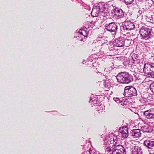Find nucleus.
<instances>
[{
  "label": "nucleus",
  "instance_id": "obj_31",
  "mask_svg": "<svg viewBox=\"0 0 154 154\" xmlns=\"http://www.w3.org/2000/svg\"><path fill=\"white\" fill-rule=\"evenodd\" d=\"M139 71L138 69V68H136L135 69H134V72H137Z\"/></svg>",
  "mask_w": 154,
  "mask_h": 154
},
{
  "label": "nucleus",
  "instance_id": "obj_24",
  "mask_svg": "<svg viewBox=\"0 0 154 154\" xmlns=\"http://www.w3.org/2000/svg\"><path fill=\"white\" fill-rule=\"evenodd\" d=\"M112 151L115 152L116 153H119V152L120 153H121V154H122L123 153H124V154H126V153H125L126 151H125V150L123 151L122 150V149H120V150H113V149L112 150Z\"/></svg>",
  "mask_w": 154,
  "mask_h": 154
},
{
  "label": "nucleus",
  "instance_id": "obj_22",
  "mask_svg": "<svg viewBox=\"0 0 154 154\" xmlns=\"http://www.w3.org/2000/svg\"><path fill=\"white\" fill-rule=\"evenodd\" d=\"M97 109L98 111L100 112H102L103 110L104 109V106L103 105H100L99 106H98L97 107Z\"/></svg>",
  "mask_w": 154,
  "mask_h": 154
},
{
  "label": "nucleus",
  "instance_id": "obj_23",
  "mask_svg": "<svg viewBox=\"0 0 154 154\" xmlns=\"http://www.w3.org/2000/svg\"><path fill=\"white\" fill-rule=\"evenodd\" d=\"M82 154H96V153L93 152L92 150L89 149V150H87L86 151L84 152Z\"/></svg>",
  "mask_w": 154,
  "mask_h": 154
},
{
  "label": "nucleus",
  "instance_id": "obj_11",
  "mask_svg": "<svg viewBox=\"0 0 154 154\" xmlns=\"http://www.w3.org/2000/svg\"><path fill=\"white\" fill-rule=\"evenodd\" d=\"M140 130L139 129L132 130L130 133V134L134 138H139L141 135Z\"/></svg>",
  "mask_w": 154,
  "mask_h": 154
},
{
  "label": "nucleus",
  "instance_id": "obj_5",
  "mask_svg": "<svg viewBox=\"0 0 154 154\" xmlns=\"http://www.w3.org/2000/svg\"><path fill=\"white\" fill-rule=\"evenodd\" d=\"M124 95L125 97L136 96L137 94L136 89L133 86H127L125 88Z\"/></svg>",
  "mask_w": 154,
  "mask_h": 154
},
{
  "label": "nucleus",
  "instance_id": "obj_25",
  "mask_svg": "<svg viewBox=\"0 0 154 154\" xmlns=\"http://www.w3.org/2000/svg\"><path fill=\"white\" fill-rule=\"evenodd\" d=\"M97 101L94 98L92 99L91 98L89 101V102L90 103H92V104H96L97 106Z\"/></svg>",
  "mask_w": 154,
  "mask_h": 154
},
{
  "label": "nucleus",
  "instance_id": "obj_17",
  "mask_svg": "<svg viewBox=\"0 0 154 154\" xmlns=\"http://www.w3.org/2000/svg\"><path fill=\"white\" fill-rule=\"evenodd\" d=\"M142 150L140 147L134 146L132 149L131 154H142Z\"/></svg>",
  "mask_w": 154,
  "mask_h": 154
},
{
  "label": "nucleus",
  "instance_id": "obj_32",
  "mask_svg": "<svg viewBox=\"0 0 154 154\" xmlns=\"http://www.w3.org/2000/svg\"><path fill=\"white\" fill-rule=\"evenodd\" d=\"M138 13H139L140 15H141L142 13V11L141 10H139L138 11Z\"/></svg>",
  "mask_w": 154,
  "mask_h": 154
},
{
  "label": "nucleus",
  "instance_id": "obj_33",
  "mask_svg": "<svg viewBox=\"0 0 154 154\" xmlns=\"http://www.w3.org/2000/svg\"><path fill=\"white\" fill-rule=\"evenodd\" d=\"M108 70V68H106L104 69V71H106V72H108V71H109Z\"/></svg>",
  "mask_w": 154,
  "mask_h": 154
},
{
  "label": "nucleus",
  "instance_id": "obj_29",
  "mask_svg": "<svg viewBox=\"0 0 154 154\" xmlns=\"http://www.w3.org/2000/svg\"><path fill=\"white\" fill-rule=\"evenodd\" d=\"M129 63V62L127 61L126 62H124L123 63V64L124 66H127L128 65Z\"/></svg>",
  "mask_w": 154,
  "mask_h": 154
},
{
  "label": "nucleus",
  "instance_id": "obj_37",
  "mask_svg": "<svg viewBox=\"0 0 154 154\" xmlns=\"http://www.w3.org/2000/svg\"><path fill=\"white\" fill-rule=\"evenodd\" d=\"M94 23H93V22L92 21L91 22H90V23L91 24V23H93V26L94 25Z\"/></svg>",
  "mask_w": 154,
  "mask_h": 154
},
{
  "label": "nucleus",
  "instance_id": "obj_2",
  "mask_svg": "<svg viewBox=\"0 0 154 154\" xmlns=\"http://www.w3.org/2000/svg\"><path fill=\"white\" fill-rule=\"evenodd\" d=\"M116 77L118 82L122 84H129L134 80L133 76L126 72L119 73Z\"/></svg>",
  "mask_w": 154,
  "mask_h": 154
},
{
  "label": "nucleus",
  "instance_id": "obj_6",
  "mask_svg": "<svg viewBox=\"0 0 154 154\" xmlns=\"http://www.w3.org/2000/svg\"><path fill=\"white\" fill-rule=\"evenodd\" d=\"M131 43V41L129 39H125L121 37L116 39L113 42V46L116 47H122L125 45L126 46H128Z\"/></svg>",
  "mask_w": 154,
  "mask_h": 154
},
{
  "label": "nucleus",
  "instance_id": "obj_28",
  "mask_svg": "<svg viewBox=\"0 0 154 154\" xmlns=\"http://www.w3.org/2000/svg\"><path fill=\"white\" fill-rule=\"evenodd\" d=\"M134 1H132L131 2H126V0L124 1V2L126 4H127V5H129L131 6H132V5H133L134 4L133 2H134Z\"/></svg>",
  "mask_w": 154,
  "mask_h": 154
},
{
  "label": "nucleus",
  "instance_id": "obj_1",
  "mask_svg": "<svg viewBox=\"0 0 154 154\" xmlns=\"http://www.w3.org/2000/svg\"><path fill=\"white\" fill-rule=\"evenodd\" d=\"M97 5L94 6L91 14L93 17H97L98 20H105L106 16L108 14L107 9L109 5L104 2H99Z\"/></svg>",
  "mask_w": 154,
  "mask_h": 154
},
{
  "label": "nucleus",
  "instance_id": "obj_14",
  "mask_svg": "<svg viewBox=\"0 0 154 154\" xmlns=\"http://www.w3.org/2000/svg\"><path fill=\"white\" fill-rule=\"evenodd\" d=\"M143 144L148 149L152 150L154 149V141L146 140L144 141Z\"/></svg>",
  "mask_w": 154,
  "mask_h": 154
},
{
  "label": "nucleus",
  "instance_id": "obj_30",
  "mask_svg": "<svg viewBox=\"0 0 154 154\" xmlns=\"http://www.w3.org/2000/svg\"><path fill=\"white\" fill-rule=\"evenodd\" d=\"M151 89H152L153 91L154 92V83L151 84L150 85Z\"/></svg>",
  "mask_w": 154,
  "mask_h": 154
},
{
  "label": "nucleus",
  "instance_id": "obj_16",
  "mask_svg": "<svg viewBox=\"0 0 154 154\" xmlns=\"http://www.w3.org/2000/svg\"><path fill=\"white\" fill-rule=\"evenodd\" d=\"M132 60H131V62L134 64H138L140 62V60L139 58L138 55L136 54H133L131 56Z\"/></svg>",
  "mask_w": 154,
  "mask_h": 154
},
{
  "label": "nucleus",
  "instance_id": "obj_7",
  "mask_svg": "<svg viewBox=\"0 0 154 154\" xmlns=\"http://www.w3.org/2000/svg\"><path fill=\"white\" fill-rule=\"evenodd\" d=\"M143 117L147 121L154 119V108H151L143 112Z\"/></svg>",
  "mask_w": 154,
  "mask_h": 154
},
{
  "label": "nucleus",
  "instance_id": "obj_10",
  "mask_svg": "<svg viewBox=\"0 0 154 154\" xmlns=\"http://www.w3.org/2000/svg\"><path fill=\"white\" fill-rule=\"evenodd\" d=\"M112 13L117 17V19H119L122 17L124 15L123 11L121 9L118 8L113 9L112 11Z\"/></svg>",
  "mask_w": 154,
  "mask_h": 154
},
{
  "label": "nucleus",
  "instance_id": "obj_35",
  "mask_svg": "<svg viewBox=\"0 0 154 154\" xmlns=\"http://www.w3.org/2000/svg\"><path fill=\"white\" fill-rule=\"evenodd\" d=\"M90 61V62H93V60H92V59H90V58L89 59L88 62Z\"/></svg>",
  "mask_w": 154,
  "mask_h": 154
},
{
  "label": "nucleus",
  "instance_id": "obj_18",
  "mask_svg": "<svg viewBox=\"0 0 154 154\" xmlns=\"http://www.w3.org/2000/svg\"><path fill=\"white\" fill-rule=\"evenodd\" d=\"M103 39H101L100 40H98L97 41V42L95 46L96 51H101V46L103 44Z\"/></svg>",
  "mask_w": 154,
  "mask_h": 154
},
{
  "label": "nucleus",
  "instance_id": "obj_8",
  "mask_svg": "<svg viewBox=\"0 0 154 154\" xmlns=\"http://www.w3.org/2000/svg\"><path fill=\"white\" fill-rule=\"evenodd\" d=\"M106 25L105 28L108 31L112 32L113 34H116L117 31L118 26L117 24L114 22H112L108 25L107 24Z\"/></svg>",
  "mask_w": 154,
  "mask_h": 154
},
{
  "label": "nucleus",
  "instance_id": "obj_36",
  "mask_svg": "<svg viewBox=\"0 0 154 154\" xmlns=\"http://www.w3.org/2000/svg\"><path fill=\"white\" fill-rule=\"evenodd\" d=\"M137 66H136V65H134L133 66H132V68H135V67H137Z\"/></svg>",
  "mask_w": 154,
  "mask_h": 154
},
{
  "label": "nucleus",
  "instance_id": "obj_38",
  "mask_svg": "<svg viewBox=\"0 0 154 154\" xmlns=\"http://www.w3.org/2000/svg\"><path fill=\"white\" fill-rule=\"evenodd\" d=\"M86 62L85 61V60H84L83 61V63H86Z\"/></svg>",
  "mask_w": 154,
  "mask_h": 154
},
{
  "label": "nucleus",
  "instance_id": "obj_15",
  "mask_svg": "<svg viewBox=\"0 0 154 154\" xmlns=\"http://www.w3.org/2000/svg\"><path fill=\"white\" fill-rule=\"evenodd\" d=\"M119 131L121 133L122 135L124 138H126L128 136V128L127 127H123L122 129H119Z\"/></svg>",
  "mask_w": 154,
  "mask_h": 154
},
{
  "label": "nucleus",
  "instance_id": "obj_12",
  "mask_svg": "<svg viewBox=\"0 0 154 154\" xmlns=\"http://www.w3.org/2000/svg\"><path fill=\"white\" fill-rule=\"evenodd\" d=\"M124 24L125 27V29L128 32L130 30L134 29L135 25L133 23L130 21H125L124 23Z\"/></svg>",
  "mask_w": 154,
  "mask_h": 154
},
{
  "label": "nucleus",
  "instance_id": "obj_26",
  "mask_svg": "<svg viewBox=\"0 0 154 154\" xmlns=\"http://www.w3.org/2000/svg\"><path fill=\"white\" fill-rule=\"evenodd\" d=\"M113 100L117 103L120 104L121 100L117 97H114Z\"/></svg>",
  "mask_w": 154,
  "mask_h": 154
},
{
  "label": "nucleus",
  "instance_id": "obj_27",
  "mask_svg": "<svg viewBox=\"0 0 154 154\" xmlns=\"http://www.w3.org/2000/svg\"><path fill=\"white\" fill-rule=\"evenodd\" d=\"M151 76L154 78V64L152 65L151 68Z\"/></svg>",
  "mask_w": 154,
  "mask_h": 154
},
{
  "label": "nucleus",
  "instance_id": "obj_19",
  "mask_svg": "<svg viewBox=\"0 0 154 154\" xmlns=\"http://www.w3.org/2000/svg\"><path fill=\"white\" fill-rule=\"evenodd\" d=\"M120 32L123 35H125L126 33L127 34L128 32L127 29H125V27L124 24L123 26H120Z\"/></svg>",
  "mask_w": 154,
  "mask_h": 154
},
{
  "label": "nucleus",
  "instance_id": "obj_21",
  "mask_svg": "<svg viewBox=\"0 0 154 154\" xmlns=\"http://www.w3.org/2000/svg\"><path fill=\"white\" fill-rule=\"evenodd\" d=\"M128 102V100H127V99H122L121 100L120 105L122 106L126 105L127 104Z\"/></svg>",
  "mask_w": 154,
  "mask_h": 154
},
{
  "label": "nucleus",
  "instance_id": "obj_34",
  "mask_svg": "<svg viewBox=\"0 0 154 154\" xmlns=\"http://www.w3.org/2000/svg\"><path fill=\"white\" fill-rule=\"evenodd\" d=\"M150 3H152L154 4V1H150Z\"/></svg>",
  "mask_w": 154,
  "mask_h": 154
},
{
  "label": "nucleus",
  "instance_id": "obj_4",
  "mask_svg": "<svg viewBox=\"0 0 154 154\" xmlns=\"http://www.w3.org/2000/svg\"><path fill=\"white\" fill-rule=\"evenodd\" d=\"M76 39L77 40L84 42V40L85 37H87L89 32L88 31V29L86 27H82L81 29L76 31Z\"/></svg>",
  "mask_w": 154,
  "mask_h": 154
},
{
  "label": "nucleus",
  "instance_id": "obj_13",
  "mask_svg": "<svg viewBox=\"0 0 154 154\" xmlns=\"http://www.w3.org/2000/svg\"><path fill=\"white\" fill-rule=\"evenodd\" d=\"M152 65L149 64H145L144 66L143 72L148 75L151 76V68Z\"/></svg>",
  "mask_w": 154,
  "mask_h": 154
},
{
  "label": "nucleus",
  "instance_id": "obj_3",
  "mask_svg": "<svg viewBox=\"0 0 154 154\" xmlns=\"http://www.w3.org/2000/svg\"><path fill=\"white\" fill-rule=\"evenodd\" d=\"M139 32L142 38L145 40H147L152 36L153 32L151 27L142 26Z\"/></svg>",
  "mask_w": 154,
  "mask_h": 154
},
{
  "label": "nucleus",
  "instance_id": "obj_9",
  "mask_svg": "<svg viewBox=\"0 0 154 154\" xmlns=\"http://www.w3.org/2000/svg\"><path fill=\"white\" fill-rule=\"evenodd\" d=\"M117 138L116 137V136L115 137L114 136V137L113 138H110L109 137H107L105 139V140H104V143H107V144H106V145L105 146V147L104 148H104H106V147H109V145H110L111 143L112 144H114L115 145V144H116V143L117 142Z\"/></svg>",
  "mask_w": 154,
  "mask_h": 154
},
{
  "label": "nucleus",
  "instance_id": "obj_20",
  "mask_svg": "<svg viewBox=\"0 0 154 154\" xmlns=\"http://www.w3.org/2000/svg\"><path fill=\"white\" fill-rule=\"evenodd\" d=\"M115 147L113 149V150H118L121 149L122 151L125 150V148L122 145H118L116 146V144H115Z\"/></svg>",
  "mask_w": 154,
  "mask_h": 154
}]
</instances>
